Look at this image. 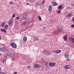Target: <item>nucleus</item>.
Instances as JSON below:
<instances>
[{
  "mask_svg": "<svg viewBox=\"0 0 74 74\" xmlns=\"http://www.w3.org/2000/svg\"><path fill=\"white\" fill-rule=\"evenodd\" d=\"M67 60L68 61H69L70 60H69V59H67Z\"/></svg>",
  "mask_w": 74,
  "mask_h": 74,
  "instance_id": "44",
  "label": "nucleus"
},
{
  "mask_svg": "<svg viewBox=\"0 0 74 74\" xmlns=\"http://www.w3.org/2000/svg\"><path fill=\"white\" fill-rule=\"evenodd\" d=\"M37 3L38 4H39V5H40V4H41V2L40 1H38Z\"/></svg>",
  "mask_w": 74,
  "mask_h": 74,
  "instance_id": "28",
  "label": "nucleus"
},
{
  "mask_svg": "<svg viewBox=\"0 0 74 74\" xmlns=\"http://www.w3.org/2000/svg\"><path fill=\"white\" fill-rule=\"evenodd\" d=\"M8 27V26L7 25H5V27H4V29H7Z\"/></svg>",
  "mask_w": 74,
  "mask_h": 74,
  "instance_id": "20",
  "label": "nucleus"
},
{
  "mask_svg": "<svg viewBox=\"0 0 74 74\" xmlns=\"http://www.w3.org/2000/svg\"><path fill=\"white\" fill-rule=\"evenodd\" d=\"M62 5H60L58 7V8L59 10H60L61 9V8H62Z\"/></svg>",
  "mask_w": 74,
  "mask_h": 74,
  "instance_id": "24",
  "label": "nucleus"
},
{
  "mask_svg": "<svg viewBox=\"0 0 74 74\" xmlns=\"http://www.w3.org/2000/svg\"><path fill=\"white\" fill-rule=\"evenodd\" d=\"M8 56L11 57L12 58H14L15 56L12 53H8Z\"/></svg>",
  "mask_w": 74,
  "mask_h": 74,
  "instance_id": "6",
  "label": "nucleus"
},
{
  "mask_svg": "<svg viewBox=\"0 0 74 74\" xmlns=\"http://www.w3.org/2000/svg\"><path fill=\"white\" fill-rule=\"evenodd\" d=\"M0 30L1 32L3 33H6L7 32L6 30L4 28H1Z\"/></svg>",
  "mask_w": 74,
  "mask_h": 74,
  "instance_id": "10",
  "label": "nucleus"
},
{
  "mask_svg": "<svg viewBox=\"0 0 74 74\" xmlns=\"http://www.w3.org/2000/svg\"><path fill=\"white\" fill-rule=\"evenodd\" d=\"M29 61L27 62V63L28 64H29L30 63H32V58H30L29 59Z\"/></svg>",
  "mask_w": 74,
  "mask_h": 74,
  "instance_id": "12",
  "label": "nucleus"
},
{
  "mask_svg": "<svg viewBox=\"0 0 74 74\" xmlns=\"http://www.w3.org/2000/svg\"><path fill=\"white\" fill-rule=\"evenodd\" d=\"M62 27H60L59 29L58 30V32H62Z\"/></svg>",
  "mask_w": 74,
  "mask_h": 74,
  "instance_id": "19",
  "label": "nucleus"
},
{
  "mask_svg": "<svg viewBox=\"0 0 74 74\" xmlns=\"http://www.w3.org/2000/svg\"><path fill=\"white\" fill-rule=\"evenodd\" d=\"M43 29H44V30H45V27H44L43 28H42Z\"/></svg>",
  "mask_w": 74,
  "mask_h": 74,
  "instance_id": "34",
  "label": "nucleus"
},
{
  "mask_svg": "<svg viewBox=\"0 0 74 74\" xmlns=\"http://www.w3.org/2000/svg\"><path fill=\"white\" fill-rule=\"evenodd\" d=\"M1 36H0V40H1Z\"/></svg>",
  "mask_w": 74,
  "mask_h": 74,
  "instance_id": "41",
  "label": "nucleus"
},
{
  "mask_svg": "<svg viewBox=\"0 0 74 74\" xmlns=\"http://www.w3.org/2000/svg\"><path fill=\"white\" fill-rule=\"evenodd\" d=\"M0 51L2 52H5L6 51V48H1L0 49Z\"/></svg>",
  "mask_w": 74,
  "mask_h": 74,
  "instance_id": "7",
  "label": "nucleus"
},
{
  "mask_svg": "<svg viewBox=\"0 0 74 74\" xmlns=\"http://www.w3.org/2000/svg\"><path fill=\"white\" fill-rule=\"evenodd\" d=\"M13 3H13L12 2H10V4H13Z\"/></svg>",
  "mask_w": 74,
  "mask_h": 74,
  "instance_id": "31",
  "label": "nucleus"
},
{
  "mask_svg": "<svg viewBox=\"0 0 74 74\" xmlns=\"http://www.w3.org/2000/svg\"><path fill=\"white\" fill-rule=\"evenodd\" d=\"M62 52V51L60 50H57V53H60Z\"/></svg>",
  "mask_w": 74,
  "mask_h": 74,
  "instance_id": "23",
  "label": "nucleus"
},
{
  "mask_svg": "<svg viewBox=\"0 0 74 74\" xmlns=\"http://www.w3.org/2000/svg\"><path fill=\"white\" fill-rule=\"evenodd\" d=\"M29 4H29V3H27V5H29Z\"/></svg>",
  "mask_w": 74,
  "mask_h": 74,
  "instance_id": "40",
  "label": "nucleus"
},
{
  "mask_svg": "<svg viewBox=\"0 0 74 74\" xmlns=\"http://www.w3.org/2000/svg\"><path fill=\"white\" fill-rule=\"evenodd\" d=\"M36 1V0H34V2H35V1Z\"/></svg>",
  "mask_w": 74,
  "mask_h": 74,
  "instance_id": "45",
  "label": "nucleus"
},
{
  "mask_svg": "<svg viewBox=\"0 0 74 74\" xmlns=\"http://www.w3.org/2000/svg\"><path fill=\"white\" fill-rule=\"evenodd\" d=\"M8 24L10 25H12L13 24V22L12 21L10 20L8 22Z\"/></svg>",
  "mask_w": 74,
  "mask_h": 74,
  "instance_id": "15",
  "label": "nucleus"
},
{
  "mask_svg": "<svg viewBox=\"0 0 74 74\" xmlns=\"http://www.w3.org/2000/svg\"><path fill=\"white\" fill-rule=\"evenodd\" d=\"M52 6L51 5H50L49 7V12H51L52 11Z\"/></svg>",
  "mask_w": 74,
  "mask_h": 74,
  "instance_id": "11",
  "label": "nucleus"
},
{
  "mask_svg": "<svg viewBox=\"0 0 74 74\" xmlns=\"http://www.w3.org/2000/svg\"><path fill=\"white\" fill-rule=\"evenodd\" d=\"M27 68H28V69H30V66H27Z\"/></svg>",
  "mask_w": 74,
  "mask_h": 74,
  "instance_id": "36",
  "label": "nucleus"
},
{
  "mask_svg": "<svg viewBox=\"0 0 74 74\" xmlns=\"http://www.w3.org/2000/svg\"><path fill=\"white\" fill-rule=\"evenodd\" d=\"M38 18L39 21H42V19H41V16H38Z\"/></svg>",
  "mask_w": 74,
  "mask_h": 74,
  "instance_id": "18",
  "label": "nucleus"
},
{
  "mask_svg": "<svg viewBox=\"0 0 74 74\" xmlns=\"http://www.w3.org/2000/svg\"><path fill=\"white\" fill-rule=\"evenodd\" d=\"M67 36H64L63 39L64 40V41H67Z\"/></svg>",
  "mask_w": 74,
  "mask_h": 74,
  "instance_id": "16",
  "label": "nucleus"
},
{
  "mask_svg": "<svg viewBox=\"0 0 74 74\" xmlns=\"http://www.w3.org/2000/svg\"><path fill=\"white\" fill-rule=\"evenodd\" d=\"M47 53H48V55H49V54H50V53H51V52H50L48 51Z\"/></svg>",
  "mask_w": 74,
  "mask_h": 74,
  "instance_id": "32",
  "label": "nucleus"
},
{
  "mask_svg": "<svg viewBox=\"0 0 74 74\" xmlns=\"http://www.w3.org/2000/svg\"><path fill=\"white\" fill-rule=\"evenodd\" d=\"M27 14H25L24 15L23 18L24 19H26L27 18Z\"/></svg>",
  "mask_w": 74,
  "mask_h": 74,
  "instance_id": "17",
  "label": "nucleus"
},
{
  "mask_svg": "<svg viewBox=\"0 0 74 74\" xmlns=\"http://www.w3.org/2000/svg\"><path fill=\"white\" fill-rule=\"evenodd\" d=\"M5 62V60H4L3 61V63H4V62Z\"/></svg>",
  "mask_w": 74,
  "mask_h": 74,
  "instance_id": "35",
  "label": "nucleus"
},
{
  "mask_svg": "<svg viewBox=\"0 0 74 74\" xmlns=\"http://www.w3.org/2000/svg\"><path fill=\"white\" fill-rule=\"evenodd\" d=\"M74 38H72V41H73V40H74Z\"/></svg>",
  "mask_w": 74,
  "mask_h": 74,
  "instance_id": "39",
  "label": "nucleus"
},
{
  "mask_svg": "<svg viewBox=\"0 0 74 74\" xmlns=\"http://www.w3.org/2000/svg\"><path fill=\"white\" fill-rule=\"evenodd\" d=\"M57 12L58 14H60V12H61V11H59V10H57Z\"/></svg>",
  "mask_w": 74,
  "mask_h": 74,
  "instance_id": "26",
  "label": "nucleus"
},
{
  "mask_svg": "<svg viewBox=\"0 0 74 74\" xmlns=\"http://www.w3.org/2000/svg\"><path fill=\"white\" fill-rule=\"evenodd\" d=\"M72 42H73V44H74V40H73V41H72Z\"/></svg>",
  "mask_w": 74,
  "mask_h": 74,
  "instance_id": "42",
  "label": "nucleus"
},
{
  "mask_svg": "<svg viewBox=\"0 0 74 74\" xmlns=\"http://www.w3.org/2000/svg\"><path fill=\"white\" fill-rule=\"evenodd\" d=\"M73 6H74V4H73Z\"/></svg>",
  "mask_w": 74,
  "mask_h": 74,
  "instance_id": "47",
  "label": "nucleus"
},
{
  "mask_svg": "<svg viewBox=\"0 0 74 74\" xmlns=\"http://www.w3.org/2000/svg\"><path fill=\"white\" fill-rule=\"evenodd\" d=\"M73 16V13H69L67 15V16H68L69 18H70Z\"/></svg>",
  "mask_w": 74,
  "mask_h": 74,
  "instance_id": "8",
  "label": "nucleus"
},
{
  "mask_svg": "<svg viewBox=\"0 0 74 74\" xmlns=\"http://www.w3.org/2000/svg\"><path fill=\"white\" fill-rule=\"evenodd\" d=\"M10 45L14 48H16V45L14 43H11Z\"/></svg>",
  "mask_w": 74,
  "mask_h": 74,
  "instance_id": "2",
  "label": "nucleus"
},
{
  "mask_svg": "<svg viewBox=\"0 0 74 74\" xmlns=\"http://www.w3.org/2000/svg\"><path fill=\"white\" fill-rule=\"evenodd\" d=\"M45 65H47V63H45Z\"/></svg>",
  "mask_w": 74,
  "mask_h": 74,
  "instance_id": "46",
  "label": "nucleus"
},
{
  "mask_svg": "<svg viewBox=\"0 0 74 74\" xmlns=\"http://www.w3.org/2000/svg\"><path fill=\"white\" fill-rule=\"evenodd\" d=\"M26 41H27V38L26 36H24L23 38V41L25 42H26Z\"/></svg>",
  "mask_w": 74,
  "mask_h": 74,
  "instance_id": "13",
  "label": "nucleus"
},
{
  "mask_svg": "<svg viewBox=\"0 0 74 74\" xmlns=\"http://www.w3.org/2000/svg\"><path fill=\"white\" fill-rule=\"evenodd\" d=\"M53 5H54V6H55V5H57L58 4H57V3L55 2H53Z\"/></svg>",
  "mask_w": 74,
  "mask_h": 74,
  "instance_id": "22",
  "label": "nucleus"
},
{
  "mask_svg": "<svg viewBox=\"0 0 74 74\" xmlns=\"http://www.w3.org/2000/svg\"><path fill=\"white\" fill-rule=\"evenodd\" d=\"M69 40H70L72 42V37H69Z\"/></svg>",
  "mask_w": 74,
  "mask_h": 74,
  "instance_id": "27",
  "label": "nucleus"
},
{
  "mask_svg": "<svg viewBox=\"0 0 74 74\" xmlns=\"http://www.w3.org/2000/svg\"><path fill=\"white\" fill-rule=\"evenodd\" d=\"M45 0H43L42 3V4H44V3H45Z\"/></svg>",
  "mask_w": 74,
  "mask_h": 74,
  "instance_id": "25",
  "label": "nucleus"
},
{
  "mask_svg": "<svg viewBox=\"0 0 74 74\" xmlns=\"http://www.w3.org/2000/svg\"><path fill=\"white\" fill-rule=\"evenodd\" d=\"M69 53L67 52V51H66L64 55L65 58H67L68 57V54Z\"/></svg>",
  "mask_w": 74,
  "mask_h": 74,
  "instance_id": "14",
  "label": "nucleus"
},
{
  "mask_svg": "<svg viewBox=\"0 0 74 74\" xmlns=\"http://www.w3.org/2000/svg\"><path fill=\"white\" fill-rule=\"evenodd\" d=\"M71 27H74V24H73L71 25Z\"/></svg>",
  "mask_w": 74,
  "mask_h": 74,
  "instance_id": "33",
  "label": "nucleus"
},
{
  "mask_svg": "<svg viewBox=\"0 0 74 74\" xmlns=\"http://www.w3.org/2000/svg\"><path fill=\"white\" fill-rule=\"evenodd\" d=\"M72 20L73 21H74V17H73V18H72Z\"/></svg>",
  "mask_w": 74,
  "mask_h": 74,
  "instance_id": "37",
  "label": "nucleus"
},
{
  "mask_svg": "<svg viewBox=\"0 0 74 74\" xmlns=\"http://www.w3.org/2000/svg\"><path fill=\"white\" fill-rule=\"evenodd\" d=\"M12 20H13V19H12Z\"/></svg>",
  "mask_w": 74,
  "mask_h": 74,
  "instance_id": "48",
  "label": "nucleus"
},
{
  "mask_svg": "<svg viewBox=\"0 0 74 74\" xmlns=\"http://www.w3.org/2000/svg\"><path fill=\"white\" fill-rule=\"evenodd\" d=\"M1 68H0V71H1Z\"/></svg>",
  "mask_w": 74,
  "mask_h": 74,
  "instance_id": "43",
  "label": "nucleus"
},
{
  "mask_svg": "<svg viewBox=\"0 0 74 74\" xmlns=\"http://www.w3.org/2000/svg\"><path fill=\"white\" fill-rule=\"evenodd\" d=\"M54 52L56 53H58V51L57 50H56L53 51Z\"/></svg>",
  "mask_w": 74,
  "mask_h": 74,
  "instance_id": "30",
  "label": "nucleus"
},
{
  "mask_svg": "<svg viewBox=\"0 0 74 74\" xmlns=\"http://www.w3.org/2000/svg\"><path fill=\"white\" fill-rule=\"evenodd\" d=\"M34 68H36V69H40L41 68V65L39 64H35L33 66Z\"/></svg>",
  "mask_w": 74,
  "mask_h": 74,
  "instance_id": "1",
  "label": "nucleus"
},
{
  "mask_svg": "<svg viewBox=\"0 0 74 74\" xmlns=\"http://www.w3.org/2000/svg\"><path fill=\"white\" fill-rule=\"evenodd\" d=\"M49 65L50 67H53V66H55L56 65V63H53L52 62H50L49 63Z\"/></svg>",
  "mask_w": 74,
  "mask_h": 74,
  "instance_id": "5",
  "label": "nucleus"
},
{
  "mask_svg": "<svg viewBox=\"0 0 74 74\" xmlns=\"http://www.w3.org/2000/svg\"><path fill=\"white\" fill-rule=\"evenodd\" d=\"M16 19H17V20H18V19H20V18L18 17H16Z\"/></svg>",
  "mask_w": 74,
  "mask_h": 74,
  "instance_id": "29",
  "label": "nucleus"
},
{
  "mask_svg": "<svg viewBox=\"0 0 74 74\" xmlns=\"http://www.w3.org/2000/svg\"><path fill=\"white\" fill-rule=\"evenodd\" d=\"M5 25V22H3L1 25V27H4Z\"/></svg>",
  "mask_w": 74,
  "mask_h": 74,
  "instance_id": "9",
  "label": "nucleus"
},
{
  "mask_svg": "<svg viewBox=\"0 0 74 74\" xmlns=\"http://www.w3.org/2000/svg\"><path fill=\"white\" fill-rule=\"evenodd\" d=\"M71 66L70 65H65L64 66V68L65 69H66L68 70V69H71Z\"/></svg>",
  "mask_w": 74,
  "mask_h": 74,
  "instance_id": "3",
  "label": "nucleus"
},
{
  "mask_svg": "<svg viewBox=\"0 0 74 74\" xmlns=\"http://www.w3.org/2000/svg\"><path fill=\"white\" fill-rule=\"evenodd\" d=\"M42 53L45 55H47V51L46 50V51H43V52Z\"/></svg>",
  "mask_w": 74,
  "mask_h": 74,
  "instance_id": "21",
  "label": "nucleus"
},
{
  "mask_svg": "<svg viewBox=\"0 0 74 74\" xmlns=\"http://www.w3.org/2000/svg\"><path fill=\"white\" fill-rule=\"evenodd\" d=\"M26 23H27V21H25L24 20H22V25H23V26H25L26 25Z\"/></svg>",
  "mask_w": 74,
  "mask_h": 74,
  "instance_id": "4",
  "label": "nucleus"
},
{
  "mask_svg": "<svg viewBox=\"0 0 74 74\" xmlns=\"http://www.w3.org/2000/svg\"><path fill=\"white\" fill-rule=\"evenodd\" d=\"M15 15H13L12 16V18H14V17H15Z\"/></svg>",
  "mask_w": 74,
  "mask_h": 74,
  "instance_id": "38",
  "label": "nucleus"
}]
</instances>
